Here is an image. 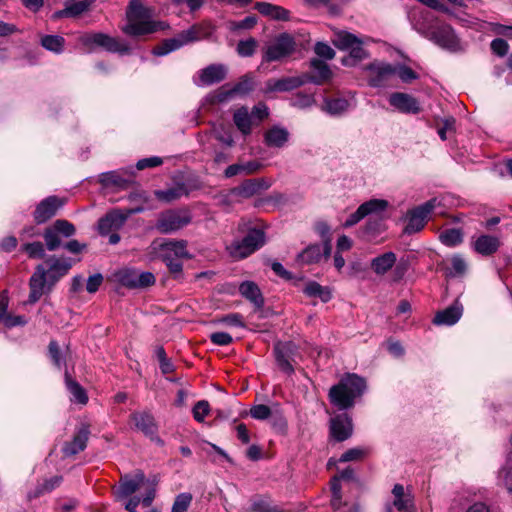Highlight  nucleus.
I'll list each match as a JSON object with an SVG mask.
<instances>
[{
	"instance_id": "nucleus-40",
	"label": "nucleus",
	"mask_w": 512,
	"mask_h": 512,
	"mask_svg": "<svg viewBox=\"0 0 512 512\" xmlns=\"http://www.w3.org/2000/svg\"><path fill=\"white\" fill-rule=\"evenodd\" d=\"M497 483L512 492V452L507 455L505 463L498 471Z\"/></svg>"
},
{
	"instance_id": "nucleus-9",
	"label": "nucleus",
	"mask_w": 512,
	"mask_h": 512,
	"mask_svg": "<svg viewBox=\"0 0 512 512\" xmlns=\"http://www.w3.org/2000/svg\"><path fill=\"white\" fill-rule=\"evenodd\" d=\"M265 244V234L260 229H251L241 240L230 246V253L235 258H245Z\"/></svg>"
},
{
	"instance_id": "nucleus-36",
	"label": "nucleus",
	"mask_w": 512,
	"mask_h": 512,
	"mask_svg": "<svg viewBox=\"0 0 512 512\" xmlns=\"http://www.w3.org/2000/svg\"><path fill=\"white\" fill-rule=\"evenodd\" d=\"M65 384L66 388L71 394V401L79 404H86L88 402V396L84 388L66 372L65 373Z\"/></svg>"
},
{
	"instance_id": "nucleus-28",
	"label": "nucleus",
	"mask_w": 512,
	"mask_h": 512,
	"mask_svg": "<svg viewBox=\"0 0 512 512\" xmlns=\"http://www.w3.org/2000/svg\"><path fill=\"white\" fill-rule=\"evenodd\" d=\"M463 313V306L459 301H455L451 306L439 311L433 320L436 325L451 326L459 321Z\"/></svg>"
},
{
	"instance_id": "nucleus-43",
	"label": "nucleus",
	"mask_w": 512,
	"mask_h": 512,
	"mask_svg": "<svg viewBox=\"0 0 512 512\" xmlns=\"http://www.w3.org/2000/svg\"><path fill=\"white\" fill-rule=\"evenodd\" d=\"M439 240L445 246L455 247L462 243L463 233L457 228L446 229L440 233Z\"/></svg>"
},
{
	"instance_id": "nucleus-8",
	"label": "nucleus",
	"mask_w": 512,
	"mask_h": 512,
	"mask_svg": "<svg viewBox=\"0 0 512 512\" xmlns=\"http://www.w3.org/2000/svg\"><path fill=\"white\" fill-rule=\"evenodd\" d=\"M370 267L377 276H384L392 268L393 270V281L401 280L405 273L406 267L404 264H397V256L394 252H385L371 260Z\"/></svg>"
},
{
	"instance_id": "nucleus-37",
	"label": "nucleus",
	"mask_w": 512,
	"mask_h": 512,
	"mask_svg": "<svg viewBox=\"0 0 512 512\" xmlns=\"http://www.w3.org/2000/svg\"><path fill=\"white\" fill-rule=\"evenodd\" d=\"M255 8L264 16L275 20H286L288 18V11L281 6L273 5L267 2H258Z\"/></svg>"
},
{
	"instance_id": "nucleus-39",
	"label": "nucleus",
	"mask_w": 512,
	"mask_h": 512,
	"mask_svg": "<svg viewBox=\"0 0 512 512\" xmlns=\"http://www.w3.org/2000/svg\"><path fill=\"white\" fill-rule=\"evenodd\" d=\"M154 194L160 201L170 203L187 195L188 191L184 184H177L166 190H156Z\"/></svg>"
},
{
	"instance_id": "nucleus-34",
	"label": "nucleus",
	"mask_w": 512,
	"mask_h": 512,
	"mask_svg": "<svg viewBox=\"0 0 512 512\" xmlns=\"http://www.w3.org/2000/svg\"><path fill=\"white\" fill-rule=\"evenodd\" d=\"M499 246V239L491 235H481L473 243L474 250L485 256L495 253Z\"/></svg>"
},
{
	"instance_id": "nucleus-52",
	"label": "nucleus",
	"mask_w": 512,
	"mask_h": 512,
	"mask_svg": "<svg viewBox=\"0 0 512 512\" xmlns=\"http://www.w3.org/2000/svg\"><path fill=\"white\" fill-rule=\"evenodd\" d=\"M43 237L49 251H54L61 245L60 234L52 226L45 229Z\"/></svg>"
},
{
	"instance_id": "nucleus-21",
	"label": "nucleus",
	"mask_w": 512,
	"mask_h": 512,
	"mask_svg": "<svg viewBox=\"0 0 512 512\" xmlns=\"http://www.w3.org/2000/svg\"><path fill=\"white\" fill-rule=\"evenodd\" d=\"M47 276L48 272L45 267L38 265L29 281L30 293L28 303H36L45 293Z\"/></svg>"
},
{
	"instance_id": "nucleus-53",
	"label": "nucleus",
	"mask_w": 512,
	"mask_h": 512,
	"mask_svg": "<svg viewBox=\"0 0 512 512\" xmlns=\"http://www.w3.org/2000/svg\"><path fill=\"white\" fill-rule=\"evenodd\" d=\"M367 453H368V450L365 448H360V447L351 448V449L347 450L346 452H344L338 461L341 463H345V462L360 460Z\"/></svg>"
},
{
	"instance_id": "nucleus-51",
	"label": "nucleus",
	"mask_w": 512,
	"mask_h": 512,
	"mask_svg": "<svg viewBox=\"0 0 512 512\" xmlns=\"http://www.w3.org/2000/svg\"><path fill=\"white\" fill-rule=\"evenodd\" d=\"M258 42L254 38H248L238 42L236 51L241 57L252 56L257 48Z\"/></svg>"
},
{
	"instance_id": "nucleus-45",
	"label": "nucleus",
	"mask_w": 512,
	"mask_h": 512,
	"mask_svg": "<svg viewBox=\"0 0 512 512\" xmlns=\"http://www.w3.org/2000/svg\"><path fill=\"white\" fill-rule=\"evenodd\" d=\"M99 177L100 182L104 186L124 187L128 183V180L117 171L102 173Z\"/></svg>"
},
{
	"instance_id": "nucleus-31",
	"label": "nucleus",
	"mask_w": 512,
	"mask_h": 512,
	"mask_svg": "<svg viewBox=\"0 0 512 512\" xmlns=\"http://www.w3.org/2000/svg\"><path fill=\"white\" fill-rule=\"evenodd\" d=\"M131 420L135 428L146 436H153L156 433L157 426L149 412H134L131 414Z\"/></svg>"
},
{
	"instance_id": "nucleus-6",
	"label": "nucleus",
	"mask_w": 512,
	"mask_h": 512,
	"mask_svg": "<svg viewBox=\"0 0 512 512\" xmlns=\"http://www.w3.org/2000/svg\"><path fill=\"white\" fill-rule=\"evenodd\" d=\"M272 184V180L265 177L246 179L221 197L225 203H232L233 198L248 199L268 190Z\"/></svg>"
},
{
	"instance_id": "nucleus-13",
	"label": "nucleus",
	"mask_w": 512,
	"mask_h": 512,
	"mask_svg": "<svg viewBox=\"0 0 512 512\" xmlns=\"http://www.w3.org/2000/svg\"><path fill=\"white\" fill-rule=\"evenodd\" d=\"M199 39L200 36L198 29L191 27L177 34L173 38L164 40L160 45L153 49V54L156 56H164Z\"/></svg>"
},
{
	"instance_id": "nucleus-22",
	"label": "nucleus",
	"mask_w": 512,
	"mask_h": 512,
	"mask_svg": "<svg viewBox=\"0 0 512 512\" xmlns=\"http://www.w3.org/2000/svg\"><path fill=\"white\" fill-rule=\"evenodd\" d=\"M331 250L330 240L327 239L324 241L323 245L313 244L308 246L299 254L298 259L304 264L317 263L322 257L328 258L331 254Z\"/></svg>"
},
{
	"instance_id": "nucleus-29",
	"label": "nucleus",
	"mask_w": 512,
	"mask_h": 512,
	"mask_svg": "<svg viewBox=\"0 0 512 512\" xmlns=\"http://www.w3.org/2000/svg\"><path fill=\"white\" fill-rule=\"evenodd\" d=\"M89 434V428L82 426L73 437V440L64 444L63 454L65 456H73L83 451L87 446Z\"/></svg>"
},
{
	"instance_id": "nucleus-33",
	"label": "nucleus",
	"mask_w": 512,
	"mask_h": 512,
	"mask_svg": "<svg viewBox=\"0 0 512 512\" xmlns=\"http://www.w3.org/2000/svg\"><path fill=\"white\" fill-rule=\"evenodd\" d=\"M240 294L250 301L255 307L260 308L264 304L261 291L256 283L252 281H244L239 286Z\"/></svg>"
},
{
	"instance_id": "nucleus-14",
	"label": "nucleus",
	"mask_w": 512,
	"mask_h": 512,
	"mask_svg": "<svg viewBox=\"0 0 512 512\" xmlns=\"http://www.w3.org/2000/svg\"><path fill=\"white\" fill-rule=\"evenodd\" d=\"M81 42L89 49L94 47H102L109 52H128L129 48L126 43L119 41L117 38L110 37L103 33L85 34L81 37Z\"/></svg>"
},
{
	"instance_id": "nucleus-57",
	"label": "nucleus",
	"mask_w": 512,
	"mask_h": 512,
	"mask_svg": "<svg viewBox=\"0 0 512 512\" xmlns=\"http://www.w3.org/2000/svg\"><path fill=\"white\" fill-rule=\"evenodd\" d=\"M209 412L210 406L209 403L205 400L198 401L192 410L193 417L198 422H203L205 416H207Z\"/></svg>"
},
{
	"instance_id": "nucleus-4",
	"label": "nucleus",
	"mask_w": 512,
	"mask_h": 512,
	"mask_svg": "<svg viewBox=\"0 0 512 512\" xmlns=\"http://www.w3.org/2000/svg\"><path fill=\"white\" fill-rule=\"evenodd\" d=\"M296 50V43L287 33L280 34L262 49V63L280 62L290 57Z\"/></svg>"
},
{
	"instance_id": "nucleus-17",
	"label": "nucleus",
	"mask_w": 512,
	"mask_h": 512,
	"mask_svg": "<svg viewBox=\"0 0 512 512\" xmlns=\"http://www.w3.org/2000/svg\"><path fill=\"white\" fill-rule=\"evenodd\" d=\"M389 104L398 112L404 114H418L421 111L418 100L410 94L395 92L389 96Z\"/></svg>"
},
{
	"instance_id": "nucleus-30",
	"label": "nucleus",
	"mask_w": 512,
	"mask_h": 512,
	"mask_svg": "<svg viewBox=\"0 0 512 512\" xmlns=\"http://www.w3.org/2000/svg\"><path fill=\"white\" fill-rule=\"evenodd\" d=\"M289 131L281 126L275 125L264 133V143L270 148H282L289 141Z\"/></svg>"
},
{
	"instance_id": "nucleus-44",
	"label": "nucleus",
	"mask_w": 512,
	"mask_h": 512,
	"mask_svg": "<svg viewBox=\"0 0 512 512\" xmlns=\"http://www.w3.org/2000/svg\"><path fill=\"white\" fill-rule=\"evenodd\" d=\"M349 56L342 59V63L345 66H353L357 62L366 58L367 53L362 47V41L359 39L349 50Z\"/></svg>"
},
{
	"instance_id": "nucleus-61",
	"label": "nucleus",
	"mask_w": 512,
	"mask_h": 512,
	"mask_svg": "<svg viewBox=\"0 0 512 512\" xmlns=\"http://www.w3.org/2000/svg\"><path fill=\"white\" fill-rule=\"evenodd\" d=\"M250 415L257 420H265L270 417L271 409L264 404L254 405L250 409Z\"/></svg>"
},
{
	"instance_id": "nucleus-20",
	"label": "nucleus",
	"mask_w": 512,
	"mask_h": 512,
	"mask_svg": "<svg viewBox=\"0 0 512 512\" xmlns=\"http://www.w3.org/2000/svg\"><path fill=\"white\" fill-rule=\"evenodd\" d=\"M64 201L56 196H49L42 200L34 211V220L37 224H42L52 218L57 210L63 206Z\"/></svg>"
},
{
	"instance_id": "nucleus-41",
	"label": "nucleus",
	"mask_w": 512,
	"mask_h": 512,
	"mask_svg": "<svg viewBox=\"0 0 512 512\" xmlns=\"http://www.w3.org/2000/svg\"><path fill=\"white\" fill-rule=\"evenodd\" d=\"M349 101L345 98L325 99L322 109L330 115L338 116L349 109Z\"/></svg>"
},
{
	"instance_id": "nucleus-47",
	"label": "nucleus",
	"mask_w": 512,
	"mask_h": 512,
	"mask_svg": "<svg viewBox=\"0 0 512 512\" xmlns=\"http://www.w3.org/2000/svg\"><path fill=\"white\" fill-rule=\"evenodd\" d=\"M213 136L216 140L227 147H232L235 144L233 133L230 127H226L224 125L214 127Z\"/></svg>"
},
{
	"instance_id": "nucleus-32",
	"label": "nucleus",
	"mask_w": 512,
	"mask_h": 512,
	"mask_svg": "<svg viewBox=\"0 0 512 512\" xmlns=\"http://www.w3.org/2000/svg\"><path fill=\"white\" fill-rule=\"evenodd\" d=\"M49 265L48 277L52 282H56L59 278L68 273L72 267V261L70 258H55L51 257L46 260Z\"/></svg>"
},
{
	"instance_id": "nucleus-1",
	"label": "nucleus",
	"mask_w": 512,
	"mask_h": 512,
	"mask_svg": "<svg viewBox=\"0 0 512 512\" xmlns=\"http://www.w3.org/2000/svg\"><path fill=\"white\" fill-rule=\"evenodd\" d=\"M414 27L419 33L444 49L450 51L461 49L460 39L454 29L429 11L420 12L419 17L414 20Z\"/></svg>"
},
{
	"instance_id": "nucleus-7",
	"label": "nucleus",
	"mask_w": 512,
	"mask_h": 512,
	"mask_svg": "<svg viewBox=\"0 0 512 512\" xmlns=\"http://www.w3.org/2000/svg\"><path fill=\"white\" fill-rule=\"evenodd\" d=\"M192 220L186 209H169L158 215L155 228L162 234H171L187 226Z\"/></svg>"
},
{
	"instance_id": "nucleus-50",
	"label": "nucleus",
	"mask_w": 512,
	"mask_h": 512,
	"mask_svg": "<svg viewBox=\"0 0 512 512\" xmlns=\"http://www.w3.org/2000/svg\"><path fill=\"white\" fill-rule=\"evenodd\" d=\"M62 477L53 476L48 480H45L43 484L37 486L33 494H29V497H39L40 495L50 492L60 485Z\"/></svg>"
},
{
	"instance_id": "nucleus-59",
	"label": "nucleus",
	"mask_w": 512,
	"mask_h": 512,
	"mask_svg": "<svg viewBox=\"0 0 512 512\" xmlns=\"http://www.w3.org/2000/svg\"><path fill=\"white\" fill-rule=\"evenodd\" d=\"M490 48L495 55H497L499 57H503L509 51V44L507 43L506 40H504L502 38H496V39L492 40V42L490 44Z\"/></svg>"
},
{
	"instance_id": "nucleus-18",
	"label": "nucleus",
	"mask_w": 512,
	"mask_h": 512,
	"mask_svg": "<svg viewBox=\"0 0 512 512\" xmlns=\"http://www.w3.org/2000/svg\"><path fill=\"white\" fill-rule=\"evenodd\" d=\"M353 433L352 419L348 414L343 413L336 415L330 420V435L331 437L342 442L351 437Z\"/></svg>"
},
{
	"instance_id": "nucleus-10",
	"label": "nucleus",
	"mask_w": 512,
	"mask_h": 512,
	"mask_svg": "<svg viewBox=\"0 0 512 512\" xmlns=\"http://www.w3.org/2000/svg\"><path fill=\"white\" fill-rule=\"evenodd\" d=\"M117 282L129 289H142L154 285L155 276L151 272H139L124 268L114 274Z\"/></svg>"
},
{
	"instance_id": "nucleus-24",
	"label": "nucleus",
	"mask_w": 512,
	"mask_h": 512,
	"mask_svg": "<svg viewBox=\"0 0 512 512\" xmlns=\"http://www.w3.org/2000/svg\"><path fill=\"white\" fill-rule=\"evenodd\" d=\"M253 78L249 75H245L241 80L233 87L226 88L222 87L216 92L214 98L217 102H225L231 99L236 94H246L253 89Z\"/></svg>"
},
{
	"instance_id": "nucleus-48",
	"label": "nucleus",
	"mask_w": 512,
	"mask_h": 512,
	"mask_svg": "<svg viewBox=\"0 0 512 512\" xmlns=\"http://www.w3.org/2000/svg\"><path fill=\"white\" fill-rule=\"evenodd\" d=\"M359 38H357L355 35L349 33V32H338L335 35V38L333 39L334 45L339 48L340 50H349L357 41Z\"/></svg>"
},
{
	"instance_id": "nucleus-54",
	"label": "nucleus",
	"mask_w": 512,
	"mask_h": 512,
	"mask_svg": "<svg viewBox=\"0 0 512 512\" xmlns=\"http://www.w3.org/2000/svg\"><path fill=\"white\" fill-rule=\"evenodd\" d=\"M22 249L30 258L40 259L45 255L44 245L41 242L27 243L23 245Z\"/></svg>"
},
{
	"instance_id": "nucleus-23",
	"label": "nucleus",
	"mask_w": 512,
	"mask_h": 512,
	"mask_svg": "<svg viewBox=\"0 0 512 512\" xmlns=\"http://www.w3.org/2000/svg\"><path fill=\"white\" fill-rule=\"evenodd\" d=\"M145 482V475L137 471L133 476L125 475L121 478L120 485L117 488L116 496L118 499H124L136 492Z\"/></svg>"
},
{
	"instance_id": "nucleus-58",
	"label": "nucleus",
	"mask_w": 512,
	"mask_h": 512,
	"mask_svg": "<svg viewBox=\"0 0 512 512\" xmlns=\"http://www.w3.org/2000/svg\"><path fill=\"white\" fill-rule=\"evenodd\" d=\"M395 68V76H398L403 82L409 83L415 79H417V74L410 68L405 65H396Z\"/></svg>"
},
{
	"instance_id": "nucleus-64",
	"label": "nucleus",
	"mask_w": 512,
	"mask_h": 512,
	"mask_svg": "<svg viewBox=\"0 0 512 512\" xmlns=\"http://www.w3.org/2000/svg\"><path fill=\"white\" fill-rule=\"evenodd\" d=\"M162 261L165 262V264L167 265L169 271L175 276V277H178L181 275L182 273V270H183V265L182 263L179 261V259H173V258H170L169 256L167 255H164V258H162Z\"/></svg>"
},
{
	"instance_id": "nucleus-35",
	"label": "nucleus",
	"mask_w": 512,
	"mask_h": 512,
	"mask_svg": "<svg viewBox=\"0 0 512 512\" xmlns=\"http://www.w3.org/2000/svg\"><path fill=\"white\" fill-rule=\"evenodd\" d=\"M92 0H82L75 3H66L63 10L54 13V18L75 17L85 12L91 5Z\"/></svg>"
},
{
	"instance_id": "nucleus-16",
	"label": "nucleus",
	"mask_w": 512,
	"mask_h": 512,
	"mask_svg": "<svg viewBox=\"0 0 512 512\" xmlns=\"http://www.w3.org/2000/svg\"><path fill=\"white\" fill-rule=\"evenodd\" d=\"M368 83L372 87H385L395 77L394 66L387 63L374 62L366 67Z\"/></svg>"
},
{
	"instance_id": "nucleus-62",
	"label": "nucleus",
	"mask_w": 512,
	"mask_h": 512,
	"mask_svg": "<svg viewBox=\"0 0 512 512\" xmlns=\"http://www.w3.org/2000/svg\"><path fill=\"white\" fill-rule=\"evenodd\" d=\"M377 218H370L365 226V233L369 237H375L381 230L382 222H381V213L379 215H375Z\"/></svg>"
},
{
	"instance_id": "nucleus-27",
	"label": "nucleus",
	"mask_w": 512,
	"mask_h": 512,
	"mask_svg": "<svg viewBox=\"0 0 512 512\" xmlns=\"http://www.w3.org/2000/svg\"><path fill=\"white\" fill-rule=\"evenodd\" d=\"M310 66L312 69L311 73L302 75L303 79H307V83L311 82L320 85L331 78L332 72L325 62L319 59H313L311 60Z\"/></svg>"
},
{
	"instance_id": "nucleus-15",
	"label": "nucleus",
	"mask_w": 512,
	"mask_h": 512,
	"mask_svg": "<svg viewBox=\"0 0 512 512\" xmlns=\"http://www.w3.org/2000/svg\"><path fill=\"white\" fill-rule=\"evenodd\" d=\"M389 203L383 199H371L361 204L344 222V227H352L369 215H379L383 213Z\"/></svg>"
},
{
	"instance_id": "nucleus-3",
	"label": "nucleus",
	"mask_w": 512,
	"mask_h": 512,
	"mask_svg": "<svg viewBox=\"0 0 512 512\" xmlns=\"http://www.w3.org/2000/svg\"><path fill=\"white\" fill-rule=\"evenodd\" d=\"M153 15V10L143 6L141 0H131L123 32L129 36H140L162 29L161 23L152 20Z\"/></svg>"
},
{
	"instance_id": "nucleus-12",
	"label": "nucleus",
	"mask_w": 512,
	"mask_h": 512,
	"mask_svg": "<svg viewBox=\"0 0 512 512\" xmlns=\"http://www.w3.org/2000/svg\"><path fill=\"white\" fill-rule=\"evenodd\" d=\"M145 210L144 206H138L132 209L113 210L107 213L99 220L98 230L101 235H108L110 232L119 230L132 214L141 213Z\"/></svg>"
},
{
	"instance_id": "nucleus-38",
	"label": "nucleus",
	"mask_w": 512,
	"mask_h": 512,
	"mask_svg": "<svg viewBox=\"0 0 512 512\" xmlns=\"http://www.w3.org/2000/svg\"><path fill=\"white\" fill-rule=\"evenodd\" d=\"M233 121L243 135H249L252 130V119L246 107H241L234 112Z\"/></svg>"
},
{
	"instance_id": "nucleus-26",
	"label": "nucleus",
	"mask_w": 512,
	"mask_h": 512,
	"mask_svg": "<svg viewBox=\"0 0 512 512\" xmlns=\"http://www.w3.org/2000/svg\"><path fill=\"white\" fill-rule=\"evenodd\" d=\"M393 494V506L399 512H414V498L412 494L405 490L404 486L401 484H396L392 490Z\"/></svg>"
},
{
	"instance_id": "nucleus-60",
	"label": "nucleus",
	"mask_w": 512,
	"mask_h": 512,
	"mask_svg": "<svg viewBox=\"0 0 512 512\" xmlns=\"http://www.w3.org/2000/svg\"><path fill=\"white\" fill-rule=\"evenodd\" d=\"M26 318L21 315H11L9 313H6L3 318H1L0 323H3L5 327L12 328L15 326H22L26 324Z\"/></svg>"
},
{
	"instance_id": "nucleus-46",
	"label": "nucleus",
	"mask_w": 512,
	"mask_h": 512,
	"mask_svg": "<svg viewBox=\"0 0 512 512\" xmlns=\"http://www.w3.org/2000/svg\"><path fill=\"white\" fill-rule=\"evenodd\" d=\"M65 40L58 35H46L41 39V45L54 53H61L63 51Z\"/></svg>"
},
{
	"instance_id": "nucleus-42",
	"label": "nucleus",
	"mask_w": 512,
	"mask_h": 512,
	"mask_svg": "<svg viewBox=\"0 0 512 512\" xmlns=\"http://www.w3.org/2000/svg\"><path fill=\"white\" fill-rule=\"evenodd\" d=\"M303 291L307 296L318 297L324 303L330 301L332 298L330 289L328 287L321 286L315 281L308 282Z\"/></svg>"
},
{
	"instance_id": "nucleus-11",
	"label": "nucleus",
	"mask_w": 512,
	"mask_h": 512,
	"mask_svg": "<svg viewBox=\"0 0 512 512\" xmlns=\"http://www.w3.org/2000/svg\"><path fill=\"white\" fill-rule=\"evenodd\" d=\"M441 204L438 198H432L409 212L408 223L405 227L407 234H413L422 230L432 213Z\"/></svg>"
},
{
	"instance_id": "nucleus-56",
	"label": "nucleus",
	"mask_w": 512,
	"mask_h": 512,
	"mask_svg": "<svg viewBox=\"0 0 512 512\" xmlns=\"http://www.w3.org/2000/svg\"><path fill=\"white\" fill-rule=\"evenodd\" d=\"M191 500L192 496L189 493L179 494L174 501L171 512H185Z\"/></svg>"
},
{
	"instance_id": "nucleus-25",
	"label": "nucleus",
	"mask_w": 512,
	"mask_h": 512,
	"mask_svg": "<svg viewBox=\"0 0 512 512\" xmlns=\"http://www.w3.org/2000/svg\"><path fill=\"white\" fill-rule=\"evenodd\" d=\"M307 83L303 76L284 77L281 79H269L266 82L268 92H287L296 89Z\"/></svg>"
},
{
	"instance_id": "nucleus-55",
	"label": "nucleus",
	"mask_w": 512,
	"mask_h": 512,
	"mask_svg": "<svg viewBox=\"0 0 512 512\" xmlns=\"http://www.w3.org/2000/svg\"><path fill=\"white\" fill-rule=\"evenodd\" d=\"M52 227L62 236L64 237H70L75 234V227L72 223L68 222L67 220H56Z\"/></svg>"
},
{
	"instance_id": "nucleus-5",
	"label": "nucleus",
	"mask_w": 512,
	"mask_h": 512,
	"mask_svg": "<svg viewBox=\"0 0 512 512\" xmlns=\"http://www.w3.org/2000/svg\"><path fill=\"white\" fill-rule=\"evenodd\" d=\"M151 260L162 259L164 255L173 259L190 258L185 240H154L147 248Z\"/></svg>"
},
{
	"instance_id": "nucleus-2",
	"label": "nucleus",
	"mask_w": 512,
	"mask_h": 512,
	"mask_svg": "<svg viewBox=\"0 0 512 512\" xmlns=\"http://www.w3.org/2000/svg\"><path fill=\"white\" fill-rule=\"evenodd\" d=\"M365 389L364 378L356 374H348L330 388L329 399L338 409L346 410L354 406L356 398L361 397Z\"/></svg>"
},
{
	"instance_id": "nucleus-19",
	"label": "nucleus",
	"mask_w": 512,
	"mask_h": 512,
	"mask_svg": "<svg viewBox=\"0 0 512 512\" xmlns=\"http://www.w3.org/2000/svg\"><path fill=\"white\" fill-rule=\"evenodd\" d=\"M227 67L223 64H211L201 69L197 74L195 83L198 86H209L225 79Z\"/></svg>"
},
{
	"instance_id": "nucleus-63",
	"label": "nucleus",
	"mask_w": 512,
	"mask_h": 512,
	"mask_svg": "<svg viewBox=\"0 0 512 512\" xmlns=\"http://www.w3.org/2000/svg\"><path fill=\"white\" fill-rule=\"evenodd\" d=\"M243 166L244 175H253L261 171L265 165L262 161L254 159L246 162H241Z\"/></svg>"
},
{
	"instance_id": "nucleus-49",
	"label": "nucleus",
	"mask_w": 512,
	"mask_h": 512,
	"mask_svg": "<svg viewBox=\"0 0 512 512\" xmlns=\"http://www.w3.org/2000/svg\"><path fill=\"white\" fill-rule=\"evenodd\" d=\"M451 267L447 269V274L451 277L463 276L467 270V263L461 255H453L450 259Z\"/></svg>"
}]
</instances>
